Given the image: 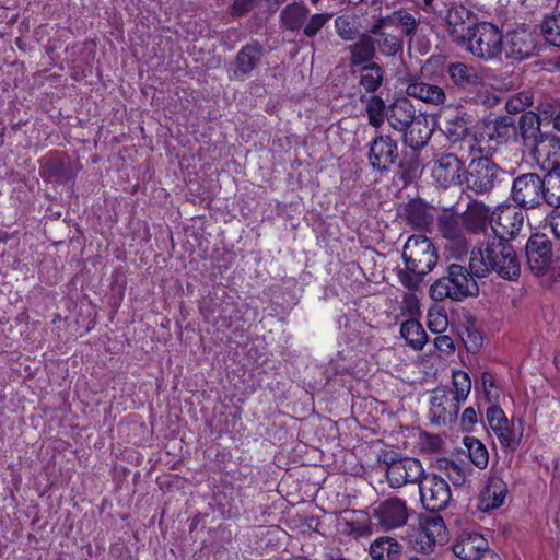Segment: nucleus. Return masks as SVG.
<instances>
[{
    "label": "nucleus",
    "instance_id": "nucleus-64",
    "mask_svg": "<svg viewBox=\"0 0 560 560\" xmlns=\"http://www.w3.org/2000/svg\"><path fill=\"white\" fill-rule=\"evenodd\" d=\"M423 2L425 5H429L432 2V0H423Z\"/></svg>",
    "mask_w": 560,
    "mask_h": 560
},
{
    "label": "nucleus",
    "instance_id": "nucleus-58",
    "mask_svg": "<svg viewBox=\"0 0 560 560\" xmlns=\"http://www.w3.org/2000/svg\"><path fill=\"white\" fill-rule=\"evenodd\" d=\"M335 25L338 34L346 40H350L354 36V31L349 26V22L345 18H337Z\"/></svg>",
    "mask_w": 560,
    "mask_h": 560
},
{
    "label": "nucleus",
    "instance_id": "nucleus-30",
    "mask_svg": "<svg viewBox=\"0 0 560 560\" xmlns=\"http://www.w3.org/2000/svg\"><path fill=\"white\" fill-rule=\"evenodd\" d=\"M261 50L256 45H247L243 47L236 56L233 75L243 78L247 75L259 62Z\"/></svg>",
    "mask_w": 560,
    "mask_h": 560
},
{
    "label": "nucleus",
    "instance_id": "nucleus-34",
    "mask_svg": "<svg viewBox=\"0 0 560 560\" xmlns=\"http://www.w3.org/2000/svg\"><path fill=\"white\" fill-rule=\"evenodd\" d=\"M400 550V545L392 537L377 538L370 546V555L373 560H395Z\"/></svg>",
    "mask_w": 560,
    "mask_h": 560
},
{
    "label": "nucleus",
    "instance_id": "nucleus-62",
    "mask_svg": "<svg viewBox=\"0 0 560 560\" xmlns=\"http://www.w3.org/2000/svg\"><path fill=\"white\" fill-rule=\"evenodd\" d=\"M555 471L560 475V456L555 459Z\"/></svg>",
    "mask_w": 560,
    "mask_h": 560
},
{
    "label": "nucleus",
    "instance_id": "nucleus-32",
    "mask_svg": "<svg viewBox=\"0 0 560 560\" xmlns=\"http://www.w3.org/2000/svg\"><path fill=\"white\" fill-rule=\"evenodd\" d=\"M400 336L413 350H422L428 336L422 325L415 318L405 320L400 326Z\"/></svg>",
    "mask_w": 560,
    "mask_h": 560
},
{
    "label": "nucleus",
    "instance_id": "nucleus-47",
    "mask_svg": "<svg viewBox=\"0 0 560 560\" xmlns=\"http://www.w3.org/2000/svg\"><path fill=\"white\" fill-rule=\"evenodd\" d=\"M441 467L444 469L447 478L455 486H462L466 481V471L465 469L457 463L452 460H445Z\"/></svg>",
    "mask_w": 560,
    "mask_h": 560
},
{
    "label": "nucleus",
    "instance_id": "nucleus-5",
    "mask_svg": "<svg viewBox=\"0 0 560 560\" xmlns=\"http://www.w3.org/2000/svg\"><path fill=\"white\" fill-rule=\"evenodd\" d=\"M459 44L475 57L492 60L502 52L503 36L494 24L481 22L474 25L472 31Z\"/></svg>",
    "mask_w": 560,
    "mask_h": 560
},
{
    "label": "nucleus",
    "instance_id": "nucleus-20",
    "mask_svg": "<svg viewBox=\"0 0 560 560\" xmlns=\"http://www.w3.org/2000/svg\"><path fill=\"white\" fill-rule=\"evenodd\" d=\"M416 28V19L410 13L399 10L378 19L370 31L372 34H382V30H392L399 35H411Z\"/></svg>",
    "mask_w": 560,
    "mask_h": 560
},
{
    "label": "nucleus",
    "instance_id": "nucleus-17",
    "mask_svg": "<svg viewBox=\"0 0 560 560\" xmlns=\"http://www.w3.org/2000/svg\"><path fill=\"white\" fill-rule=\"evenodd\" d=\"M534 158L541 170L560 172V139L556 136H541L535 140Z\"/></svg>",
    "mask_w": 560,
    "mask_h": 560
},
{
    "label": "nucleus",
    "instance_id": "nucleus-10",
    "mask_svg": "<svg viewBox=\"0 0 560 560\" xmlns=\"http://www.w3.org/2000/svg\"><path fill=\"white\" fill-rule=\"evenodd\" d=\"M544 180L535 173L517 176L512 186L513 200L526 208L538 207L544 199Z\"/></svg>",
    "mask_w": 560,
    "mask_h": 560
},
{
    "label": "nucleus",
    "instance_id": "nucleus-16",
    "mask_svg": "<svg viewBox=\"0 0 560 560\" xmlns=\"http://www.w3.org/2000/svg\"><path fill=\"white\" fill-rule=\"evenodd\" d=\"M524 215L522 210L514 206H501L492 211L491 224L493 225V236H515L523 226Z\"/></svg>",
    "mask_w": 560,
    "mask_h": 560
},
{
    "label": "nucleus",
    "instance_id": "nucleus-51",
    "mask_svg": "<svg viewBox=\"0 0 560 560\" xmlns=\"http://www.w3.org/2000/svg\"><path fill=\"white\" fill-rule=\"evenodd\" d=\"M462 339L465 343L467 351L469 352H477L482 347V336L476 329H466V331L462 336Z\"/></svg>",
    "mask_w": 560,
    "mask_h": 560
},
{
    "label": "nucleus",
    "instance_id": "nucleus-39",
    "mask_svg": "<svg viewBox=\"0 0 560 560\" xmlns=\"http://www.w3.org/2000/svg\"><path fill=\"white\" fill-rule=\"evenodd\" d=\"M383 69L375 62L362 67L360 84L366 92H375L383 82Z\"/></svg>",
    "mask_w": 560,
    "mask_h": 560
},
{
    "label": "nucleus",
    "instance_id": "nucleus-53",
    "mask_svg": "<svg viewBox=\"0 0 560 560\" xmlns=\"http://www.w3.org/2000/svg\"><path fill=\"white\" fill-rule=\"evenodd\" d=\"M331 18V14H314L308 23L304 27V34L307 37H313L317 34V32L327 23V21Z\"/></svg>",
    "mask_w": 560,
    "mask_h": 560
},
{
    "label": "nucleus",
    "instance_id": "nucleus-49",
    "mask_svg": "<svg viewBox=\"0 0 560 560\" xmlns=\"http://www.w3.org/2000/svg\"><path fill=\"white\" fill-rule=\"evenodd\" d=\"M532 104V96L527 93H520L513 95L506 101V109L510 113L523 112L527 106Z\"/></svg>",
    "mask_w": 560,
    "mask_h": 560
},
{
    "label": "nucleus",
    "instance_id": "nucleus-29",
    "mask_svg": "<svg viewBox=\"0 0 560 560\" xmlns=\"http://www.w3.org/2000/svg\"><path fill=\"white\" fill-rule=\"evenodd\" d=\"M407 222L415 229L430 230L433 224L431 209L423 202L412 200L406 206Z\"/></svg>",
    "mask_w": 560,
    "mask_h": 560
},
{
    "label": "nucleus",
    "instance_id": "nucleus-60",
    "mask_svg": "<svg viewBox=\"0 0 560 560\" xmlns=\"http://www.w3.org/2000/svg\"><path fill=\"white\" fill-rule=\"evenodd\" d=\"M454 555L450 551H446L440 556L434 557L432 560H454Z\"/></svg>",
    "mask_w": 560,
    "mask_h": 560
},
{
    "label": "nucleus",
    "instance_id": "nucleus-26",
    "mask_svg": "<svg viewBox=\"0 0 560 560\" xmlns=\"http://www.w3.org/2000/svg\"><path fill=\"white\" fill-rule=\"evenodd\" d=\"M492 212L490 208L479 201H471L462 214L468 232L477 233L482 231L487 223H491Z\"/></svg>",
    "mask_w": 560,
    "mask_h": 560
},
{
    "label": "nucleus",
    "instance_id": "nucleus-35",
    "mask_svg": "<svg viewBox=\"0 0 560 560\" xmlns=\"http://www.w3.org/2000/svg\"><path fill=\"white\" fill-rule=\"evenodd\" d=\"M350 65L360 66L371 61L375 55V44L371 36L363 35L358 42L350 46Z\"/></svg>",
    "mask_w": 560,
    "mask_h": 560
},
{
    "label": "nucleus",
    "instance_id": "nucleus-22",
    "mask_svg": "<svg viewBox=\"0 0 560 560\" xmlns=\"http://www.w3.org/2000/svg\"><path fill=\"white\" fill-rule=\"evenodd\" d=\"M452 82L462 89L476 90L482 84V75L479 71L463 62H453L447 68Z\"/></svg>",
    "mask_w": 560,
    "mask_h": 560
},
{
    "label": "nucleus",
    "instance_id": "nucleus-33",
    "mask_svg": "<svg viewBox=\"0 0 560 560\" xmlns=\"http://www.w3.org/2000/svg\"><path fill=\"white\" fill-rule=\"evenodd\" d=\"M485 124L486 132L493 139L495 149H498L499 144L505 143L516 137L517 128L508 118H498L493 121H485Z\"/></svg>",
    "mask_w": 560,
    "mask_h": 560
},
{
    "label": "nucleus",
    "instance_id": "nucleus-56",
    "mask_svg": "<svg viewBox=\"0 0 560 560\" xmlns=\"http://www.w3.org/2000/svg\"><path fill=\"white\" fill-rule=\"evenodd\" d=\"M478 422V412L474 407H467L460 417V427L464 431H471Z\"/></svg>",
    "mask_w": 560,
    "mask_h": 560
},
{
    "label": "nucleus",
    "instance_id": "nucleus-4",
    "mask_svg": "<svg viewBox=\"0 0 560 560\" xmlns=\"http://www.w3.org/2000/svg\"><path fill=\"white\" fill-rule=\"evenodd\" d=\"M407 539L411 548L423 555L433 552L438 544L447 539V528L440 515L420 514L417 524L411 526Z\"/></svg>",
    "mask_w": 560,
    "mask_h": 560
},
{
    "label": "nucleus",
    "instance_id": "nucleus-42",
    "mask_svg": "<svg viewBox=\"0 0 560 560\" xmlns=\"http://www.w3.org/2000/svg\"><path fill=\"white\" fill-rule=\"evenodd\" d=\"M445 133L453 143L462 141L466 145V138L470 133L467 122L463 117L454 116L445 124Z\"/></svg>",
    "mask_w": 560,
    "mask_h": 560
},
{
    "label": "nucleus",
    "instance_id": "nucleus-40",
    "mask_svg": "<svg viewBox=\"0 0 560 560\" xmlns=\"http://www.w3.org/2000/svg\"><path fill=\"white\" fill-rule=\"evenodd\" d=\"M544 180V199L547 205L560 208V171L548 172Z\"/></svg>",
    "mask_w": 560,
    "mask_h": 560
},
{
    "label": "nucleus",
    "instance_id": "nucleus-27",
    "mask_svg": "<svg viewBox=\"0 0 560 560\" xmlns=\"http://www.w3.org/2000/svg\"><path fill=\"white\" fill-rule=\"evenodd\" d=\"M506 494L508 486L502 478L491 476L480 495L482 509L488 511L500 508Z\"/></svg>",
    "mask_w": 560,
    "mask_h": 560
},
{
    "label": "nucleus",
    "instance_id": "nucleus-31",
    "mask_svg": "<svg viewBox=\"0 0 560 560\" xmlns=\"http://www.w3.org/2000/svg\"><path fill=\"white\" fill-rule=\"evenodd\" d=\"M409 96L419 98L423 102L441 105L445 102L446 95L442 88L424 82H415L408 85Z\"/></svg>",
    "mask_w": 560,
    "mask_h": 560
},
{
    "label": "nucleus",
    "instance_id": "nucleus-43",
    "mask_svg": "<svg viewBox=\"0 0 560 560\" xmlns=\"http://www.w3.org/2000/svg\"><path fill=\"white\" fill-rule=\"evenodd\" d=\"M385 108V103L381 97L371 96L368 100L366 113L370 125L380 128L384 124L386 117Z\"/></svg>",
    "mask_w": 560,
    "mask_h": 560
},
{
    "label": "nucleus",
    "instance_id": "nucleus-44",
    "mask_svg": "<svg viewBox=\"0 0 560 560\" xmlns=\"http://www.w3.org/2000/svg\"><path fill=\"white\" fill-rule=\"evenodd\" d=\"M541 31L548 43L560 47V13L547 16L541 25Z\"/></svg>",
    "mask_w": 560,
    "mask_h": 560
},
{
    "label": "nucleus",
    "instance_id": "nucleus-50",
    "mask_svg": "<svg viewBox=\"0 0 560 560\" xmlns=\"http://www.w3.org/2000/svg\"><path fill=\"white\" fill-rule=\"evenodd\" d=\"M401 313L402 315L410 316L411 318L419 315L420 303L415 293L408 292L404 295L401 301Z\"/></svg>",
    "mask_w": 560,
    "mask_h": 560
},
{
    "label": "nucleus",
    "instance_id": "nucleus-3",
    "mask_svg": "<svg viewBox=\"0 0 560 560\" xmlns=\"http://www.w3.org/2000/svg\"><path fill=\"white\" fill-rule=\"evenodd\" d=\"M527 265L544 284L560 282V259L553 256L551 242L545 235L532 236L526 244Z\"/></svg>",
    "mask_w": 560,
    "mask_h": 560
},
{
    "label": "nucleus",
    "instance_id": "nucleus-36",
    "mask_svg": "<svg viewBox=\"0 0 560 560\" xmlns=\"http://www.w3.org/2000/svg\"><path fill=\"white\" fill-rule=\"evenodd\" d=\"M463 444L468 452L470 462L479 469L487 468L489 464V452L486 445L475 436H465Z\"/></svg>",
    "mask_w": 560,
    "mask_h": 560
},
{
    "label": "nucleus",
    "instance_id": "nucleus-63",
    "mask_svg": "<svg viewBox=\"0 0 560 560\" xmlns=\"http://www.w3.org/2000/svg\"><path fill=\"white\" fill-rule=\"evenodd\" d=\"M555 363H556L557 368L560 369V354L556 355Z\"/></svg>",
    "mask_w": 560,
    "mask_h": 560
},
{
    "label": "nucleus",
    "instance_id": "nucleus-25",
    "mask_svg": "<svg viewBox=\"0 0 560 560\" xmlns=\"http://www.w3.org/2000/svg\"><path fill=\"white\" fill-rule=\"evenodd\" d=\"M415 120L416 110L408 98H398L392 104L388 121L394 129L404 132Z\"/></svg>",
    "mask_w": 560,
    "mask_h": 560
},
{
    "label": "nucleus",
    "instance_id": "nucleus-57",
    "mask_svg": "<svg viewBox=\"0 0 560 560\" xmlns=\"http://www.w3.org/2000/svg\"><path fill=\"white\" fill-rule=\"evenodd\" d=\"M434 346L441 352L450 354L454 352L455 346L453 339L447 335H439L434 338Z\"/></svg>",
    "mask_w": 560,
    "mask_h": 560
},
{
    "label": "nucleus",
    "instance_id": "nucleus-2",
    "mask_svg": "<svg viewBox=\"0 0 560 560\" xmlns=\"http://www.w3.org/2000/svg\"><path fill=\"white\" fill-rule=\"evenodd\" d=\"M476 277L464 266L453 264L448 267L446 277L438 279L430 288V296L434 301L451 299L462 301L468 296H475L479 292Z\"/></svg>",
    "mask_w": 560,
    "mask_h": 560
},
{
    "label": "nucleus",
    "instance_id": "nucleus-13",
    "mask_svg": "<svg viewBox=\"0 0 560 560\" xmlns=\"http://www.w3.org/2000/svg\"><path fill=\"white\" fill-rule=\"evenodd\" d=\"M451 552L463 560H498V556L489 549L488 541L479 534L462 535Z\"/></svg>",
    "mask_w": 560,
    "mask_h": 560
},
{
    "label": "nucleus",
    "instance_id": "nucleus-14",
    "mask_svg": "<svg viewBox=\"0 0 560 560\" xmlns=\"http://www.w3.org/2000/svg\"><path fill=\"white\" fill-rule=\"evenodd\" d=\"M373 517L385 530L404 526L409 517L406 502L399 498H389L381 502L373 511Z\"/></svg>",
    "mask_w": 560,
    "mask_h": 560
},
{
    "label": "nucleus",
    "instance_id": "nucleus-61",
    "mask_svg": "<svg viewBox=\"0 0 560 560\" xmlns=\"http://www.w3.org/2000/svg\"><path fill=\"white\" fill-rule=\"evenodd\" d=\"M552 122H553V127L556 129L560 130V108L555 114Z\"/></svg>",
    "mask_w": 560,
    "mask_h": 560
},
{
    "label": "nucleus",
    "instance_id": "nucleus-6",
    "mask_svg": "<svg viewBox=\"0 0 560 560\" xmlns=\"http://www.w3.org/2000/svg\"><path fill=\"white\" fill-rule=\"evenodd\" d=\"M487 423L497 438L504 452H514L523 439V420L521 418L509 419L497 405H492L486 412Z\"/></svg>",
    "mask_w": 560,
    "mask_h": 560
},
{
    "label": "nucleus",
    "instance_id": "nucleus-19",
    "mask_svg": "<svg viewBox=\"0 0 560 560\" xmlns=\"http://www.w3.org/2000/svg\"><path fill=\"white\" fill-rule=\"evenodd\" d=\"M463 172V162L455 154L447 153L434 161L432 177L439 185L448 187L460 182Z\"/></svg>",
    "mask_w": 560,
    "mask_h": 560
},
{
    "label": "nucleus",
    "instance_id": "nucleus-24",
    "mask_svg": "<svg viewBox=\"0 0 560 560\" xmlns=\"http://www.w3.org/2000/svg\"><path fill=\"white\" fill-rule=\"evenodd\" d=\"M438 229L444 238L457 244L466 243V233L468 232L462 215L454 213H443L438 218Z\"/></svg>",
    "mask_w": 560,
    "mask_h": 560
},
{
    "label": "nucleus",
    "instance_id": "nucleus-18",
    "mask_svg": "<svg viewBox=\"0 0 560 560\" xmlns=\"http://www.w3.org/2000/svg\"><path fill=\"white\" fill-rule=\"evenodd\" d=\"M398 158L397 143L388 136L375 138L371 144L368 160L371 166L378 171H386Z\"/></svg>",
    "mask_w": 560,
    "mask_h": 560
},
{
    "label": "nucleus",
    "instance_id": "nucleus-41",
    "mask_svg": "<svg viewBox=\"0 0 560 560\" xmlns=\"http://www.w3.org/2000/svg\"><path fill=\"white\" fill-rule=\"evenodd\" d=\"M453 397L460 404L466 401L471 392V380L467 372L457 370L452 375Z\"/></svg>",
    "mask_w": 560,
    "mask_h": 560
},
{
    "label": "nucleus",
    "instance_id": "nucleus-9",
    "mask_svg": "<svg viewBox=\"0 0 560 560\" xmlns=\"http://www.w3.org/2000/svg\"><path fill=\"white\" fill-rule=\"evenodd\" d=\"M428 418L436 427L451 424L457 419L460 402L447 387H436L430 394Z\"/></svg>",
    "mask_w": 560,
    "mask_h": 560
},
{
    "label": "nucleus",
    "instance_id": "nucleus-11",
    "mask_svg": "<svg viewBox=\"0 0 560 560\" xmlns=\"http://www.w3.org/2000/svg\"><path fill=\"white\" fill-rule=\"evenodd\" d=\"M536 46L535 33L522 25L506 33L503 37L502 51L506 58L522 60L534 55Z\"/></svg>",
    "mask_w": 560,
    "mask_h": 560
},
{
    "label": "nucleus",
    "instance_id": "nucleus-23",
    "mask_svg": "<svg viewBox=\"0 0 560 560\" xmlns=\"http://www.w3.org/2000/svg\"><path fill=\"white\" fill-rule=\"evenodd\" d=\"M465 148H467L470 153L480 154V158H488L497 151L493 139L486 132L485 121L478 122L472 127L466 138Z\"/></svg>",
    "mask_w": 560,
    "mask_h": 560
},
{
    "label": "nucleus",
    "instance_id": "nucleus-37",
    "mask_svg": "<svg viewBox=\"0 0 560 560\" xmlns=\"http://www.w3.org/2000/svg\"><path fill=\"white\" fill-rule=\"evenodd\" d=\"M402 133L405 144L415 150L424 147L430 138V130L419 119H416Z\"/></svg>",
    "mask_w": 560,
    "mask_h": 560
},
{
    "label": "nucleus",
    "instance_id": "nucleus-54",
    "mask_svg": "<svg viewBox=\"0 0 560 560\" xmlns=\"http://www.w3.org/2000/svg\"><path fill=\"white\" fill-rule=\"evenodd\" d=\"M545 228H549L552 235L557 241L560 242V208H555L546 218H545Z\"/></svg>",
    "mask_w": 560,
    "mask_h": 560
},
{
    "label": "nucleus",
    "instance_id": "nucleus-21",
    "mask_svg": "<svg viewBox=\"0 0 560 560\" xmlns=\"http://www.w3.org/2000/svg\"><path fill=\"white\" fill-rule=\"evenodd\" d=\"M447 23L450 35L458 44L465 39L467 33L472 31L475 24V15L464 5H455L448 10Z\"/></svg>",
    "mask_w": 560,
    "mask_h": 560
},
{
    "label": "nucleus",
    "instance_id": "nucleus-8",
    "mask_svg": "<svg viewBox=\"0 0 560 560\" xmlns=\"http://www.w3.org/2000/svg\"><path fill=\"white\" fill-rule=\"evenodd\" d=\"M418 486L420 501L425 510L440 512L450 504L451 488L444 478L435 474L423 475Z\"/></svg>",
    "mask_w": 560,
    "mask_h": 560
},
{
    "label": "nucleus",
    "instance_id": "nucleus-15",
    "mask_svg": "<svg viewBox=\"0 0 560 560\" xmlns=\"http://www.w3.org/2000/svg\"><path fill=\"white\" fill-rule=\"evenodd\" d=\"M499 173L498 166L488 158L474 159L469 165L467 187L476 194L492 189Z\"/></svg>",
    "mask_w": 560,
    "mask_h": 560
},
{
    "label": "nucleus",
    "instance_id": "nucleus-12",
    "mask_svg": "<svg viewBox=\"0 0 560 560\" xmlns=\"http://www.w3.org/2000/svg\"><path fill=\"white\" fill-rule=\"evenodd\" d=\"M421 463L411 457L399 458L387 465L386 478L392 488H401L407 483L418 482L423 477Z\"/></svg>",
    "mask_w": 560,
    "mask_h": 560
},
{
    "label": "nucleus",
    "instance_id": "nucleus-38",
    "mask_svg": "<svg viewBox=\"0 0 560 560\" xmlns=\"http://www.w3.org/2000/svg\"><path fill=\"white\" fill-rule=\"evenodd\" d=\"M308 10L305 5L293 3L287 5L281 12V21L289 30H299L305 22Z\"/></svg>",
    "mask_w": 560,
    "mask_h": 560
},
{
    "label": "nucleus",
    "instance_id": "nucleus-46",
    "mask_svg": "<svg viewBox=\"0 0 560 560\" xmlns=\"http://www.w3.org/2000/svg\"><path fill=\"white\" fill-rule=\"evenodd\" d=\"M428 328L434 334H441L446 330L448 326V318L443 308L434 307L428 312Z\"/></svg>",
    "mask_w": 560,
    "mask_h": 560
},
{
    "label": "nucleus",
    "instance_id": "nucleus-28",
    "mask_svg": "<svg viewBox=\"0 0 560 560\" xmlns=\"http://www.w3.org/2000/svg\"><path fill=\"white\" fill-rule=\"evenodd\" d=\"M338 529L347 535L362 537L371 534L370 524L365 515L360 512H345L338 521Z\"/></svg>",
    "mask_w": 560,
    "mask_h": 560
},
{
    "label": "nucleus",
    "instance_id": "nucleus-48",
    "mask_svg": "<svg viewBox=\"0 0 560 560\" xmlns=\"http://www.w3.org/2000/svg\"><path fill=\"white\" fill-rule=\"evenodd\" d=\"M481 386H482V392L485 394L487 401L492 402L498 399L499 392L495 386L494 377L490 372H488V371L482 372Z\"/></svg>",
    "mask_w": 560,
    "mask_h": 560
},
{
    "label": "nucleus",
    "instance_id": "nucleus-59",
    "mask_svg": "<svg viewBox=\"0 0 560 560\" xmlns=\"http://www.w3.org/2000/svg\"><path fill=\"white\" fill-rule=\"evenodd\" d=\"M252 7V0H236L232 7V13L236 16L243 15Z\"/></svg>",
    "mask_w": 560,
    "mask_h": 560
},
{
    "label": "nucleus",
    "instance_id": "nucleus-52",
    "mask_svg": "<svg viewBox=\"0 0 560 560\" xmlns=\"http://www.w3.org/2000/svg\"><path fill=\"white\" fill-rule=\"evenodd\" d=\"M520 128L524 139L530 138L539 131L538 119L532 114L523 115L520 120Z\"/></svg>",
    "mask_w": 560,
    "mask_h": 560
},
{
    "label": "nucleus",
    "instance_id": "nucleus-55",
    "mask_svg": "<svg viewBox=\"0 0 560 560\" xmlns=\"http://www.w3.org/2000/svg\"><path fill=\"white\" fill-rule=\"evenodd\" d=\"M397 276H398L400 283L409 290L417 289L421 283L422 275H417V273L410 275L407 271L399 269L397 271Z\"/></svg>",
    "mask_w": 560,
    "mask_h": 560
},
{
    "label": "nucleus",
    "instance_id": "nucleus-7",
    "mask_svg": "<svg viewBox=\"0 0 560 560\" xmlns=\"http://www.w3.org/2000/svg\"><path fill=\"white\" fill-rule=\"evenodd\" d=\"M406 268L417 275H427L438 262L433 243L423 235H411L402 249Z\"/></svg>",
    "mask_w": 560,
    "mask_h": 560
},
{
    "label": "nucleus",
    "instance_id": "nucleus-1",
    "mask_svg": "<svg viewBox=\"0 0 560 560\" xmlns=\"http://www.w3.org/2000/svg\"><path fill=\"white\" fill-rule=\"evenodd\" d=\"M469 270L476 277H486L495 272L503 279L513 280L520 276L521 265L506 238L489 235L485 242L471 250Z\"/></svg>",
    "mask_w": 560,
    "mask_h": 560
},
{
    "label": "nucleus",
    "instance_id": "nucleus-45",
    "mask_svg": "<svg viewBox=\"0 0 560 560\" xmlns=\"http://www.w3.org/2000/svg\"><path fill=\"white\" fill-rule=\"evenodd\" d=\"M386 31L382 30V34H376L381 37L378 46L384 55L394 56L401 49L402 40L399 35L387 33Z\"/></svg>",
    "mask_w": 560,
    "mask_h": 560
}]
</instances>
